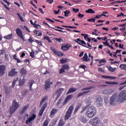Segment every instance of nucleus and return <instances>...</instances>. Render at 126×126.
<instances>
[{"mask_svg":"<svg viewBox=\"0 0 126 126\" xmlns=\"http://www.w3.org/2000/svg\"><path fill=\"white\" fill-rule=\"evenodd\" d=\"M96 108L94 106L90 107L86 111V115L90 119L95 117L96 116Z\"/></svg>","mask_w":126,"mask_h":126,"instance_id":"1","label":"nucleus"},{"mask_svg":"<svg viewBox=\"0 0 126 126\" xmlns=\"http://www.w3.org/2000/svg\"><path fill=\"white\" fill-rule=\"evenodd\" d=\"M19 108V102L16 101V99L13 100L12 105L10 107L9 112L11 115L15 113L16 110Z\"/></svg>","mask_w":126,"mask_h":126,"instance_id":"2","label":"nucleus"},{"mask_svg":"<svg viewBox=\"0 0 126 126\" xmlns=\"http://www.w3.org/2000/svg\"><path fill=\"white\" fill-rule=\"evenodd\" d=\"M118 101H120V99L118 94H114L111 96L109 103L110 105H116Z\"/></svg>","mask_w":126,"mask_h":126,"instance_id":"3","label":"nucleus"},{"mask_svg":"<svg viewBox=\"0 0 126 126\" xmlns=\"http://www.w3.org/2000/svg\"><path fill=\"white\" fill-rule=\"evenodd\" d=\"M73 105H71L69 106L68 109L66 112V114L64 116V120H67L68 119L71 117V115L72 114V111H73Z\"/></svg>","mask_w":126,"mask_h":126,"instance_id":"4","label":"nucleus"},{"mask_svg":"<svg viewBox=\"0 0 126 126\" xmlns=\"http://www.w3.org/2000/svg\"><path fill=\"white\" fill-rule=\"evenodd\" d=\"M45 85H44L45 90L48 91V89L51 88V85H53V80L52 79L49 78L45 82Z\"/></svg>","mask_w":126,"mask_h":126,"instance_id":"5","label":"nucleus"},{"mask_svg":"<svg viewBox=\"0 0 126 126\" xmlns=\"http://www.w3.org/2000/svg\"><path fill=\"white\" fill-rule=\"evenodd\" d=\"M119 100L120 102L126 100V91H122L119 94Z\"/></svg>","mask_w":126,"mask_h":126,"instance_id":"6","label":"nucleus"},{"mask_svg":"<svg viewBox=\"0 0 126 126\" xmlns=\"http://www.w3.org/2000/svg\"><path fill=\"white\" fill-rule=\"evenodd\" d=\"M90 124L92 125L93 126H98L100 124V120L99 118L95 117L93 119L90 121Z\"/></svg>","mask_w":126,"mask_h":126,"instance_id":"7","label":"nucleus"},{"mask_svg":"<svg viewBox=\"0 0 126 126\" xmlns=\"http://www.w3.org/2000/svg\"><path fill=\"white\" fill-rule=\"evenodd\" d=\"M6 66L5 65H0V77L3 76L5 74V69Z\"/></svg>","mask_w":126,"mask_h":126,"instance_id":"8","label":"nucleus"},{"mask_svg":"<svg viewBox=\"0 0 126 126\" xmlns=\"http://www.w3.org/2000/svg\"><path fill=\"white\" fill-rule=\"evenodd\" d=\"M16 34H17L18 37H20L22 40L24 42H25V39H24V37L23 36V34H22V31L19 28H17L16 30Z\"/></svg>","mask_w":126,"mask_h":126,"instance_id":"9","label":"nucleus"},{"mask_svg":"<svg viewBox=\"0 0 126 126\" xmlns=\"http://www.w3.org/2000/svg\"><path fill=\"white\" fill-rule=\"evenodd\" d=\"M35 119H36V114L33 113L31 116L29 118L28 120L26 121V124H27V125L30 124V123L32 122V121H34Z\"/></svg>","mask_w":126,"mask_h":126,"instance_id":"10","label":"nucleus"},{"mask_svg":"<svg viewBox=\"0 0 126 126\" xmlns=\"http://www.w3.org/2000/svg\"><path fill=\"white\" fill-rule=\"evenodd\" d=\"M71 99H72V94L68 95L66 97L63 103V105L64 106V105H65L66 103H68V102H69Z\"/></svg>","mask_w":126,"mask_h":126,"instance_id":"11","label":"nucleus"},{"mask_svg":"<svg viewBox=\"0 0 126 126\" xmlns=\"http://www.w3.org/2000/svg\"><path fill=\"white\" fill-rule=\"evenodd\" d=\"M71 47V45L69 44H66L65 45H62L61 47V49L63 51H67V50H69V48Z\"/></svg>","mask_w":126,"mask_h":126,"instance_id":"12","label":"nucleus"},{"mask_svg":"<svg viewBox=\"0 0 126 126\" xmlns=\"http://www.w3.org/2000/svg\"><path fill=\"white\" fill-rule=\"evenodd\" d=\"M28 108H29V104L25 105L24 107H23V109L20 111V114L23 115V114L26 112V110L28 109Z\"/></svg>","mask_w":126,"mask_h":126,"instance_id":"13","label":"nucleus"},{"mask_svg":"<svg viewBox=\"0 0 126 126\" xmlns=\"http://www.w3.org/2000/svg\"><path fill=\"white\" fill-rule=\"evenodd\" d=\"M3 87L5 94H9V93L11 92V88L10 87H8L5 85H4Z\"/></svg>","mask_w":126,"mask_h":126,"instance_id":"14","label":"nucleus"},{"mask_svg":"<svg viewBox=\"0 0 126 126\" xmlns=\"http://www.w3.org/2000/svg\"><path fill=\"white\" fill-rule=\"evenodd\" d=\"M64 91V89L61 88L58 89L57 91L56 92V95H58V96H60L63 94V92Z\"/></svg>","mask_w":126,"mask_h":126,"instance_id":"15","label":"nucleus"},{"mask_svg":"<svg viewBox=\"0 0 126 126\" xmlns=\"http://www.w3.org/2000/svg\"><path fill=\"white\" fill-rule=\"evenodd\" d=\"M33 84H35V81L33 80H30L28 83V85L30 87V91H32V86H33Z\"/></svg>","mask_w":126,"mask_h":126,"instance_id":"16","label":"nucleus"},{"mask_svg":"<svg viewBox=\"0 0 126 126\" xmlns=\"http://www.w3.org/2000/svg\"><path fill=\"white\" fill-rule=\"evenodd\" d=\"M26 79H25V77H23L22 79H20L19 82V86H23L25 84Z\"/></svg>","mask_w":126,"mask_h":126,"instance_id":"17","label":"nucleus"},{"mask_svg":"<svg viewBox=\"0 0 126 126\" xmlns=\"http://www.w3.org/2000/svg\"><path fill=\"white\" fill-rule=\"evenodd\" d=\"M15 68L11 69V70L9 73V76H14V75L17 74V72L15 71Z\"/></svg>","mask_w":126,"mask_h":126,"instance_id":"18","label":"nucleus"},{"mask_svg":"<svg viewBox=\"0 0 126 126\" xmlns=\"http://www.w3.org/2000/svg\"><path fill=\"white\" fill-rule=\"evenodd\" d=\"M29 93V90H25L21 93V95L23 98H25L26 97L27 95Z\"/></svg>","mask_w":126,"mask_h":126,"instance_id":"19","label":"nucleus"},{"mask_svg":"<svg viewBox=\"0 0 126 126\" xmlns=\"http://www.w3.org/2000/svg\"><path fill=\"white\" fill-rule=\"evenodd\" d=\"M48 99H49V96H48V95H45L43 97L39 103V106H42V105H43V103H44L46 100H48Z\"/></svg>","mask_w":126,"mask_h":126,"instance_id":"20","label":"nucleus"},{"mask_svg":"<svg viewBox=\"0 0 126 126\" xmlns=\"http://www.w3.org/2000/svg\"><path fill=\"white\" fill-rule=\"evenodd\" d=\"M20 73L21 75H23L24 77H25V76L27 73V70L24 68H23L21 69Z\"/></svg>","mask_w":126,"mask_h":126,"instance_id":"21","label":"nucleus"},{"mask_svg":"<svg viewBox=\"0 0 126 126\" xmlns=\"http://www.w3.org/2000/svg\"><path fill=\"white\" fill-rule=\"evenodd\" d=\"M103 94H106V95H111L112 94V90L110 89L104 90L103 91Z\"/></svg>","mask_w":126,"mask_h":126,"instance_id":"22","label":"nucleus"},{"mask_svg":"<svg viewBox=\"0 0 126 126\" xmlns=\"http://www.w3.org/2000/svg\"><path fill=\"white\" fill-rule=\"evenodd\" d=\"M58 112V109L53 108L50 112V117L52 118L53 116H55V114Z\"/></svg>","mask_w":126,"mask_h":126,"instance_id":"23","label":"nucleus"},{"mask_svg":"<svg viewBox=\"0 0 126 126\" xmlns=\"http://www.w3.org/2000/svg\"><path fill=\"white\" fill-rule=\"evenodd\" d=\"M76 91V89L74 88H70L66 93V95L70 94V93H73Z\"/></svg>","mask_w":126,"mask_h":126,"instance_id":"24","label":"nucleus"},{"mask_svg":"<svg viewBox=\"0 0 126 126\" xmlns=\"http://www.w3.org/2000/svg\"><path fill=\"white\" fill-rule=\"evenodd\" d=\"M80 121L84 124H86V123H87V119L83 116H80Z\"/></svg>","mask_w":126,"mask_h":126,"instance_id":"25","label":"nucleus"},{"mask_svg":"<svg viewBox=\"0 0 126 126\" xmlns=\"http://www.w3.org/2000/svg\"><path fill=\"white\" fill-rule=\"evenodd\" d=\"M89 92H90V91H87L83 92V93H79L78 94L77 97H78V98H79V97H81V96H83V95H85L86 94H88V93H89Z\"/></svg>","mask_w":126,"mask_h":126,"instance_id":"26","label":"nucleus"},{"mask_svg":"<svg viewBox=\"0 0 126 126\" xmlns=\"http://www.w3.org/2000/svg\"><path fill=\"white\" fill-rule=\"evenodd\" d=\"M13 34L12 33H10L9 34H7L4 36V39H6V40H11L12 39Z\"/></svg>","mask_w":126,"mask_h":126,"instance_id":"27","label":"nucleus"},{"mask_svg":"<svg viewBox=\"0 0 126 126\" xmlns=\"http://www.w3.org/2000/svg\"><path fill=\"white\" fill-rule=\"evenodd\" d=\"M80 107H81V104L80 103H78L77 105H76L75 110L74 111V114H76V113L78 112V110H79V109H80Z\"/></svg>","mask_w":126,"mask_h":126,"instance_id":"28","label":"nucleus"},{"mask_svg":"<svg viewBox=\"0 0 126 126\" xmlns=\"http://www.w3.org/2000/svg\"><path fill=\"white\" fill-rule=\"evenodd\" d=\"M80 107H81V104L80 103H78L77 105H76L75 110L74 111V114H76V113L78 112V110H79V109H80Z\"/></svg>","mask_w":126,"mask_h":126,"instance_id":"29","label":"nucleus"},{"mask_svg":"<svg viewBox=\"0 0 126 126\" xmlns=\"http://www.w3.org/2000/svg\"><path fill=\"white\" fill-rule=\"evenodd\" d=\"M96 102L97 104H99V105H100V106H102L103 103V99H102V97H98L97 98Z\"/></svg>","mask_w":126,"mask_h":126,"instance_id":"30","label":"nucleus"},{"mask_svg":"<svg viewBox=\"0 0 126 126\" xmlns=\"http://www.w3.org/2000/svg\"><path fill=\"white\" fill-rule=\"evenodd\" d=\"M82 61L83 62H88V55L87 53L84 54V56L82 58Z\"/></svg>","mask_w":126,"mask_h":126,"instance_id":"31","label":"nucleus"},{"mask_svg":"<svg viewBox=\"0 0 126 126\" xmlns=\"http://www.w3.org/2000/svg\"><path fill=\"white\" fill-rule=\"evenodd\" d=\"M33 33L35 35H36V36H42V32H39V31H37V30H35L34 31H33Z\"/></svg>","mask_w":126,"mask_h":126,"instance_id":"32","label":"nucleus"},{"mask_svg":"<svg viewBox=\"0 0 126 126\" xmlns=\"http://www.w3.org/2000/svg\"><path fill=\"white\" fill-rule=\"evenodd\" d=\"M54 54H55V55H56V56H58V57H63V54L62 52H60L56 50L55 51H54Z\"/></svg>","mask_w":126,"mask_h":126,"instance_id":"33","label":"nucleus"},{"mask_svg":"<svg viewBox=\"0 0 126 126\" xmlns=\"http://www.w3.org/2000/svg\"><path fill=\"white\" fill-rule=\"evenodd\" d=\"M102 16H104L105 17H108V16L106 15L105 14H101V15H97L95 17V19H99V18H101Z\"/></svg>","mask_w":126,"mask_h":126,"instance_id":"34","label":"nucleus"},{"mask_svg":"<svg viewBox=\"0 0 126 126\" xmlns=\"http://www.w3.org/2000/svg\"><path fill=\"white\" fill-rule=\"evenodd\" d=\"M85 12H86V13H92V14L95 13L93 9L92 8H90L88 10H86L85 11Z\"/></svg>","mask_w":126,"mask_h":126,"instance_id":"35","label":"nucleus"},{"mask_svg":"<svg viewBox=\"0 0 126 126\" xmlns=\"http://www.w3.org/2000/svg\"><path fill=\"white\" fill-rule=\"evenodd\" d=\"M108 69L109 71H111V72H115L116 71V68H113L112 66H107Z\"/></svg>","mask_w":126,"mask_h":126,"instance_id":"36","label":"nucleus"},{"mask_svg":"<svg viewBox=\"0 0 126 126\" xmlns=\"http://www.w3.org/2000/svg\"><path fill=\"white\" fill-rule=\"evenodd\" d=\"M47 107H48V102H45L42 105V107L41 108V109L43 110V111H45V110H46V108H47Z\"/></svg>","mask_w":126,"mask_h":126,"instance_id":"37","label":"nucleus"},{"mask_svg":"<svg viewBox=\"0 0 126 126\" xmlns=\"http://www.w3.org/2000/svg\"><path fill=\"white\" fill-rule=\"evenodd\" d=\"M30 56L32 58V59H34V58H35V51L32 50V52L30 53Z\"/></svg>","mask_w":126,"mask_h":126,"instance_id":"38","label":"nucleus"},{"mask_svg":"<svg viewBox=\"0 0 126 126\" xmlns=\"http://www.w3.org/2000/svg\"><path fill=\"white\" fill-rule=\"evenodd\" d=\"M34 42H35V43L38 44V45H39V46H43V41H42L35 39Z\"/></svg>","mask_w":126,"mask_h":126,"instance_id":"39","label":"nucleus"},{"mask_svg":"<svg viewBox=\"0 0 126 126\" xmlns=\"http://www.w3.org/2000/svg\"><path fill=\"white\" fill-rule=\"evenodd\" d=\"M64 125V121H63V120H60V122L58 125V126H63Z\"/></svg>","mask_w":126,"mask_h":126,"instance_id":"40","label":"nucleus"},{"mask_svg":"<svg viewBox=\"0 0 126 126\" xmlns=\"http://www.w3.org/2000/svg\"><path fill=\"white\" fill-rule=\"evenodd\" d=\"M121 69H124V70H126V64H121L120 65Z\"/></svg>","mask_w":126,"mask_h":126,"instance_id":"41","label":"nucleus"},{"mask_svg":"<svg viewBox=\"0 0 126 126\" xmlns=\"http://www.w3.org/2000/svg\"><path fill=\"white\" fill-rule=\"evenodd\" d=\"M43 40H46L47 41H48V43H52V40H50L49 36H44Z\"/></svg>","mask_w":126,"mask_h":126,"instance_id":"42","label":"nucleus"},{"mask_svg":"<svg viewBox=\"0 0 126 126\" xmlns=\"http://www.w3.org/2000/svg\"><path fill=\"white\" fill-rule=\"evenodd\" d=\"M77 41H79V42H80V43H81V44L82 45H87L86 42H85V41L82 40L80 39V38H77Z\"/></svg>","mask_w":126,"mask_h":126,"instance_id":"43","label":"nucleus"},{"mask_svg":"<svg viewBox=\"0 0 126 126\" xmlns=\"http://www.w3.org/2000/svg\"><path fill=\"white\" fill-rule=\"evenodd\" d=\"M62 67L65 70H68V68H69V66L68 64H64L62 65Z\"/></svg>","mask_w":126,"mask_h":126,"instance_id":"44","label":"nucleus"},{"mask_svg":"<svg viewBox=\"0 0 126 126\" xmlns=\"http://www.w3.org/2000/svg\"><path fill=\"white\" fill-rule=\"evenodd\" d=\"M74 42H76V43H77L79 45H81L83 47H85V48H89V47H88V46L82 44L80 42H79V41H78V40H76L74 39Z\"/></svg>","mask_w":126,"mask_h":126,"instance_id":"45","label":"nucleus"},{"mask_svg":"<svg viewBox=\"0 0 126 126\" xmlns=\"http://www.w3.org/2000/svg\"><path fill=\"white\" fill-rule=\"evenodd\" d=\"M63 72H65V70L63 67H62V68L59 70V73L60 74H63Z\"/></svg>","mask_w":126,"mask_h":126,"instance_id":"46","label":"nucleus"},{"mask_svg":"<svg viewBox=\"0 0 126 126\" xmlns=\"http://www.w3.org/2000/svg\"><path fill=\"white\" fill-rule=\"evenodd\" d=\"M64 16L65 17H67V16H68V14L70 13V12L68 10H66V11L64 12Z\"/></svg>","mask_w":126,"mask_h":126,"instance_id":"47","label":"nucleus"},{"mask_svg":"<svg viewBox=\"0 0 126 126\" xmlns=\"http://www.w3.org/2000/svg\"><path fill=\"white\" fill-rule=\"evenodd\" d=\"M45 111V110H43L42 109H40L39 113H38V116L39 117H42V116H43V114L44 113V112Z\"/></svg>","mask_w":126,"mask_h":126,"instance_id":"48","label":"nucleus"},{"mask_svg":"<svg viewBox=\"0 0 126 126\" xmlns=\"http://www.w3.org/2000/svg\"><path fill=\"white\" fill-rule=\"evenodd\" d=\"M66 62H67V59H61V60H60V63H66Z\"/></svg>","mask_w":126,"mask_h":126,"instance_id":"49","label":"nucleus"},{"mask_svg":"<svg viewBox=\"0 0 126 126\" xmlns=\"http://www.w3.org/2000/svg\"><path fill=\"white\" fill-rule=\"evenodd\" d=\"M17 14L21 21H22V22H24V20H23V18L22 17V16L20 15V14L17 13Z\"/></svg>","mask_w":126,"mask_h":126,"instance_id":"50","label":"nucleus"},{"mask_svg":"<svg viewBox=\"0 0 126 126\" xmlns=\"http://www.w3.org/2000/svg\"><path fill=\"white\" fill-rule=\"evenodd\" d=\"M48 125H49V121H48V120L46 119L44 122L43 125L42 126H48Z\"/></svg>","mask_w":126,"mask_h":126,"instance_id":"51","label":"nucleus"},{"mask_svg":"<svg viewBox=\"0 0 126 126\" xmlns=\"http://www.w3.org/2000/svg\"><path fill=\"white\" fill-rule=\"evenodd\" d=\"M55 40L57 42H58V43H61V42H63V40L62 38H55Z\"/></svg>","mask_w":126,"mask_h":126,"instance_id":"52","label":"nucleus"},{"mask_svg":"<svg viewBox=\"0 0 126 126\" xmlns=\"http://www.w3.org/2000/svg\"><path fill=\"white\" fill-rule=\"evenodd\" d=\"M88 109V105H87L84 107H83L82 111H81V113H83L84 112H85L86 110Z\"/></svg>","mask_w":126,"mask_h":126,"instance_id":"53","label":"nucleus"},{"mask_svg":"<svg viewBox=\"0 0 126 126\" xmlns=\"http://www.w3.org/2000/svg\"><path fill=\"white\" fill-rule=\"evenodd\" d=\"M107 61L105 59H102L99 61V63H106Z\"/></svg>","mask_w":126,"mask_h":126,"instance_id":"54","label":"nucleus"},{"mask_svg":"<svg viewBox=\"0 0 126 126\" xmlns=\"http://www.w3.org/2000/svg\"><path fill=\"white\" fill-rule=\"evenodd\" d=\"M5 53V50L4 49H2L0 50V57L1 56V55L4 54Z\"/></svg>","mask_w":126,"mask_h":126,"instance_id":"55","label":"nucleus"},{"mask_svg":"<svg viewBox=\"0 0 126 126\" xmlns=\"http://www.w3.org/2000/svg\"><path fill=\"white\" fill-rule=\"evenodd\" d=\"M72 11H74V12H75V13H77V12H79V9L73 8Z\"/></svg>","mask_w":126,"mask_h":126,"instance_id":"56","label":"nucleus"},{"mask_svg":"<svg viewBox=\"0 0 126 126\" xmlns=\"http://www.w3.org/2000/svg\"><path fill=\"white\" fill-rule=\"evenodd\" d=\"M90 89H92V88L89 87L87 88H84L83 89H82V91H84L85 90H90Z\"/></svg>","mask_w":126,"mask_h":126,"instance_id":"57","label":"nucleus"},{"mask_svg":"<svg viewBox=\"0 0 126 126\" xmlns=\"http://www.w3.org/2000/svg\"><path fill=\"white\" fill-rule=\"evenodd\" d=\"M95 18H92L91 19H89L88 20V21H89V22H95Z\"/></svg>","mask_w":126,"mask_h":126,"instance_id":"58","label":"nucleus"},{"mask_svg":"<svg viewBox=\"0 0 126 126\" xmlns=\"http://www.w3.org/2000/svg\"><path fill=\"white\" fill-rule=\"evenodd\" d=\"M82 36H83V37H84V39L85 40H86V39H87L88 37V34H85L84 33H82Z\"/></svg>","mask_w":126,"mask_h":126,"instance_id":"59","label":"nucleus"},{"mask_svg":"<svg viewBox=\"0 0 126 126\" xmlns=\"http://www.w3.org/2000/svg\"><path fill=\"white\" fill-rule=\"evenodd\" d=\"M121 16H126V15H125L123 12L117 15V17H121Z\"/></svg>","mask_w":126,"mask_h":126,"instance_id":"60","label":"nucleus"},{"mask_svg":"<svg viewBox=\"0 0 126 126\" xmlns=\"http://www.w3.org/2000/svg\"><path fill=\"white\" fill-rule=\"evenodd\" d=\"M78 16V17H80V18H82V17H84V15L80 13H79Z\"/></svg>","mask_w":126,"mask_h":126,"instance_id":"61","label":"nucleus"},{"mask_svg":"<svg viewBox=\"0 0 126 126\" xmlns=\"http://www.w3.org/2000/svg\"><path fill=\"white\" fill-rule=\"evenodd\" d=\"M5 56V59L6 61H9V59H8V55L7 54H4Z\"/></svg>","mask_w":126,"mask_h":126,"instance_id":"62","label":"nucleus"},{"mask_svg":"<svg viewBox=\"0 0 126 126\" xmlns=\"http://www.w3.org/2000/svg\"><path fill=\"white\" fill-rule=\"evenodd\" d=\"M102 78H105V79H107V78H110V76H105L102 75L101 76Z\"/></svg>","mask_w":126,"mask_h":126,"instance_id":"63","label":"nucleus"},{"mask_svg":"<svg viewBox=\"0 0 126 126\" xmlns=\"http://www.w3.org/2000/svg\"><path fill=\"white\" fill-rule=\"evenodd\" d=\"M62 98H60L57 102V106H59L61 103H62Z\"/></svg>","mask_w":126,"mask_h":126,"instance_id":"64","label":"nucleus"}]
</instances>
